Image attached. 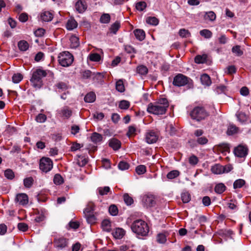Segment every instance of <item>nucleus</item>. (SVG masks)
<instances>
[{"mask_svg": "<svg viewBox=\"0 0 251 251\" xmlns=\"http://www.w3.org/2000/svg\"><path fill=\"white\" fill-rule=\"evenodd\" d=\"M226 190V186L223 183H219L216 185L214 188L215 192L217 194H221Z\"/></svg>", "mask_w": 251, "mask_h": 251, "instance_id": "obj_23", "label": "nucleus"}, {"mask_svg": "<svg viewBox=\"0 0 251 251\" xmlns=\"http://www.w3.org/2000/svg\"><path fill=\"white\" fill-rule=\"evenodd\" d=\"M52 161L49 158L43 157L40 160L39 167L43 172L47 173L52 168Z\"/></svg>", "mask_w": 251, "mask_h": 251, "instance_id": "obj_7", "label": "nucleus"}, {"mask_svg": "<svg viewBox=\"0 0 251 251\" xmlns=\"http://www.w3.org/2000/svg\"><path fill=\"white\" fill-rule=\"evenodd\" d=\"M18 228L22 231H26L28 228V225L24 223H20L18 224Z\"/></svg>", "mask_w": 251, "mask_h": 251, "instance_id": "obj_59", "label": "nucleus"}, {"mask_svg": "<svg viewBox=\"0 0 251 251\" xmlns=\"http://www.w3.org/2000/svg\"><path fill=\"white\" fill-rule=\"evenodd\" d=\"M69 240L63 236H55L53 239V245L55 248L62 249L66 247Z\"/></svg>", "mask_w": 251, "mask_h": 251, "instance_id": "obj_8", "label": "nucleus"}, {"mask_svg": "<svg viewBox=\"0 0 251 251\" xmlns=\"http://www.w3.org/2000/svg\"><path fill=\"white\" fill-rule=\"evenodd\" d=\"M169 106L168 101L166 98L159 99L154 103H150L147 108V111L154 115H163L166 113Z\"/></svg>", "mask_w": 251, "mask_h": 251, "instance_id": "obj_1", "label": "nucleus"}, {"mask_svg": "<svg viewBox=\"0 0 251 251\" xmlns=\"http://www.w3.org/2000/svg\"><path fill=\"white\" fill-rule=\"evenodd\" d=\"M181 197L183 203H188L191 200L190 195L188 192L182 193Z\"/></svg>", "mask_w": 251, "mask_h": 251, "instance_id": "obj_49", "label": "nucleus"}, {"mask_svg": "<svg viewBox=\"0 0 251 251\" xmlns=\"http://www.w3.org/2000/svg\"><path fill=\"white\" fill-rule=\"evenodd\" d=\"M18 46L21 51H26L29 47L28 43L25 40H21L18 43Z\"/></svg>", "mask_w": 251, "mask_h": 251, "instance_id": "obj_27", "label": "nucleus"}, {"mask_svg": "<svg viewBox=\"0 0 251 251\" xmlns=\"http://www.w3.org/2000/svg\"><path fill=\"white\" fill-rule=\"evenodd\" d=\"M208 139L206 137L204 136H201L200 137H198L197 139V142L201 145H204L208 143Z\"/></svg>", "mask_w": 251, "mask_h": 251, "instance_id": "obj_58", "label": "nucleus"}, {"mask_svg": "<svg viewBox=\"0 0 251 251\" xmlns=\"http://www.w3.org/2000/svg\"><path fill=\"white\" fill-rule=\"evenodd\" d=\"M118 168L122 171L127 170L129 167V165L126 161H120L118 164Z\"/></svg>", "mask_w": 251, "mask_h": 251, "instance_id": "obj_46", "label": "nucleus"}, {"mask_svg": "<svg viewBox=\"0 0 251 251\" xmlns=\"http://www.w3.org/2000/svg\"><path fill=\"white\" fill-rule=\"evenodd\" d=\"M72 111L68 108H65L62 110V113L66 118H69L72 115Z\"/></svg>", "mask_w": 251, "mask_h": 251, "instance_id": "obj_62", "label": "nucleus"}, {"mask_svg": "<svg viewBox=\"0 0 251 251\" xmlns=\"http://www.w3.org/2000/svg\"><path fill=\"white\" fill-rule=\"evenodd\" d=\"M156 240L158 243L161 244L165 243L167 240L166 236L162 233H159L157 235Z\"/></svg>", "mask_w": 251, "mask_h": 251, "instance_id": "obj_56", "label": "nucleus"}, {"mask_svg": "<svg viewBox=\"0 0 251 251\" xmlns=\"http://www.w3.org/2000/svg\"><path fill=\"white\" fill-rule=\"evenodd\" d=\"M248 149L246 146L239 145L235 148L234 153L238 157H244L248 154Z\"/></svg>", "mask_w": 251, "mask_h": 251, "instance_id": "obj_9", "label": "nucleus"}, {"mask_svg": "<svg viewBox=\"0 0 251 251\" xmlns=\"http://www.w3.org/2000/svg\"><path fill=\"white\" fill-rule=\"evenodd\" d=\"M53 18V15L49 11H45L41 14V19L43 21L49 22Z\"/></svg>", "mask_w": 251, "mask_h": 251, "instance_id": "obj_16", "label": "nucleus"}, {"mask_svg": "<svg viewBox=\"0 0 251 251\" xmlns=\"http://www.w3.org/2000/svg\"><path fill=\"white\" fill-rule=\"evenodd\" d=\"M84 100L86 102H93L96 100V95L93 92H90L85 96Z\"/></svg>", "mask_w": 251, "mask_h": 251, "instance_id": "obj_26", "label": "nucleus"}, {"mask_svg": "<svg viewBox=\"0 0 251 251\" xmlns=\"http://www.w3.org/2000/svg\"><path fill=\"white\" fill-rule=\"evenodd\" d=\"M45 33V30L42 28H39L36 30L34 33L37 37H42Z\"/></svg>", "mask_w": 251, "mask_h": 251, "instance_id": "obj_63", "label": "nucleus"}, {"mask_svg": "<svg viewBox=\"0 0 251 251\" xmlns=\"http://www.w3.org/2000/svg\"><path fill=\"white\" fill-rule=\"evenodd\" d=\"M89 58L92 61L97 62L100 60L101 57L99 54L94 53L90 54L89 56Z\"/></svg>", "mask_w": 251, "mask_h": 251, "instance_id": "obj_53", "label": "nucleus"}, {"mask_svg": "<svg viewBox=\"0 0 251 251\" xmlns=\"http://www.w3.org/2000/svg\"><path fill=\"white\" fill-rule=\"evenodd\" d=\"M245 184V181L242 179H239L234 181L233 183L234 189L240 188Z\"/></svg>", "mask_w": 251, "mask_h": 251, "instance_id": "obj_35", "label": "nucleus"}, {"mask_svg": "<svg viewBox=\"0 0 251 251\" xmlns=\"http://www.w3.org/2000/svg\"><path fill=\"white\" fill-rule=\"evenodd\" d=\"M101 227L103 229V230L106 231V232H109L111 230V222L108 219H104L101 222Z\"/></svg>", "mask_w": 251, "mask_h": 251, "instance_id": "obj_21", "label": "nucleus"}, {"mask_svg": "<svg viewBox=\"0 0 251 251\" xmlns=\"http://www.w3.org/2000/svg\"><path fill=\"white\" fill-rule=\"evenodd\" d=\"M146 23L151 25H156L158 24L159 20L155 17H149L146 19Z\"/></svg>", "mask_w": 251, "mask_h": 251, "instance_id": "obj_31", "label": "nucleus"}, {"mask_svg": "<svg viewBox=\"0 0 251 251\" xmlns=\"http://www.w3.org/2000/svg\"><path fill=\"white\" fill-rule=\"evenodd\" d=\"M108 145L114 150L117 151L121 148V142L117 139L112 138L109 140Z\"/></svg>", "mask_w": 251, "mask_h": 251, "instance_id": "obj_13", "label": "nucleus"}, {"mask_svg": "<svg viewBox=\"0 0 251 251\" xmlns=\"http://www.w3.org/2000/svg\"><path fill=\"white\" fill-rule=\"evenodd\" d=\"M87 222L90 224H94L96 223V218L93 214H89L85 215Z\"/></svg>", "mask_w": 251, "mask_h": 251, "instance_id": "obj_43", "label": "nucleus"}, {"mask_svg": "<svg viewBox=\"0 0 251 251\" xmlns=\"http://www.w3.org/2000/svg\"><path fill=\"white\" fill-rule=\"evenodd\" d=\"M85 2L79 0L75 3V9L80 13L83 12L86 9V5L84 4Z\"/></svg>", "mask_w": 251, "mask_h": 251, "instance_id": "obj_18", "label": "nucleus"}, {"mask_svg": "<svg viewBox=\"0 0 251 251\" xmlns=\"http://www.w3.org/2000/svg\"><path fill=\"white\" fill-rule=\"evenodd\" d=\"M190 115L193 119L200 121L207 117L208 114L203 107L198 106L193 109Z\"/></svg>", "mask_w": 251, "mask_h": 251, "instance_id": "obj_4", "label": "nucleus"}, {"mask_svg": "<svg viewBox=\"0 0 251 251\" xmlns=\"http://www.w3.org/2000/svg\"><path fill=\"white\" fill-rule=\"evenodd\" d=\"M201 36L206 39L210 38L212 36V32L208 29H203L200 31Z\"/></svg>", "mask_w": 251, "mask_h": 251, "instance_id": "obj_33", "label": "nucleus"}, {"mask_svg": "<svg viewBox=\"0 0 251 251\" xmlns=\"http://www.w3.org/2000/svg\"><path fill=\"white\" fill-rule=\"evenodd\" d=\"M201 81L203 85L206 86H209L211 84V81L210 76L206 74H204L201 75Z\"/></svg>", "mask_w": 251, "mask_h": 251, "instance_id": "obj_17", "label": "nucleus"}, {"mask_svg": "<svg viewBox=\"0 0 251 251\" xmlns=\"http://www.w3.org/2000/svg\"><path fill=\"white\" fill-rule=\"evenodd\" d=\"M143 201L147 207H153L156 203L155 198L151 195L145 196Z\"/></svg>", "mask_w": 251, "mask_h": 251, "instance_id": "obj_12", "label": "nucleus"}, {"mask_svg": "<svg viewBox=\"0 0 251 251\" xmlns=\"http://www.w3.org/2000/svg\"><path fill=\"white\" fill-rule=\"evenodd\" d=\"M189 162L192 165H195L198 162V158L195 155H192L189 159Z\"/></svg>", "mask_w": 251, "mask_h": 251, "instance_id": "obj_64", "label": "nucleus"}, {"mask_svg": "<svg viewBox=\"0 0 251 251\" xmlns=\"http://www.w3.org/2000/svg\"><path fill=\"white\" fill-rule=\"evenodd\" d=\"M137 72L141 75H146L148 72V69L145 66L140 65L137 67Z\"/></svg>", "mask_w": 251, "mask_h": 251, "instance_id": "obj_36", "label": "nucleus"}, {"mask_svg": "<svg viewBox=\"0 0 251 251\" xmlns=\"http://www.w3.org/2000/svg\"><path fill=\"white\" fill-rule=\"evenodd\" d=\"M237 117L239 121L241 123H244L247 120L248 117L247 115L243 112H239L237 114Z\"/></svg>", "mask_w": 251, "mask_h": 251, "instance_id": "obj_55", "label": "nucleus"}, {"mask_svg": "<svg viewBox=\"0 0 251 251\" xmlns=\"http://www.w3.org/2000/svg\"><path fill=\"white\" fill-rule=\"evenodd\" d=\"M47 75L46 72L40 69L34 71L30 79L33 86L36 88H40L43 85L42 78L46 76Z\"/></svg>", "mask_w": 251, "mask_h": 251, "instance_id": "obj_3", "label": "nucleus"}, {"mask_svg": "<svg viewBox=\"0 0 251 251\" xmlns=\"http://www.w3.org/2000/svg\"><path fill=\"white\" fill-rule=\"evenodd\" d=\"M134 35L137 39L142 41L145 38V31L140 29H136L134 31Z\"/></svg>", "mask_w": 251, "mask_h": 251, "instance_id": "obj_14", "label": "nucleus"}, {"mask_svg": "<svg viewBox=\"0 0 251 251\" xmlns=\"http://www.w3.org/2000/svg\"><path fill=\"white\" fill-rule=\"evenodd\" d=\"M47 117L45 114H39L36 117V120L39 123H43L46 121Z\"/></svg>", "mask_w": 251, "mask_h": 251, "instance_id": "obj_60", "label": "nucleus"}, {"mask_svg": "<svg viewBox=\"0 0 251 251\" xmlns=\"http://www.w3.org/2000/svg\"><path fill=\"white\" fill-rule=\"evenodd\" d=\"M33 179L32 177H29L24 180V184L25 187L30 188L33 184Z\"/></svg>", "mask_w": 251, "mask_h": 251, "instance_id": "obj_52", "label": "nucleus"}, {"mask_svg": "<svg viewBox=\"0 0 251 251\" xmlns=\"http://www.w3.org/2000/svg\"><path fill=\"white\" fill-rule=\"evenodd\" d=\"M130 106V102L126 100H121L119 104V107L122 109H127Z\"/></svg>", "mask_w": 251, "mask_h": 251, "instance_id": "obj_37", "label": "nucleus"}, {"mask_svg": "<svg viewBox=\"0 0 251 251\" xmlns=\"http://www.w3.org/2000/svg\"><path fill=\"white\" fill-rule=\"evenodd\" d=\"M239 128L234 125L231 124L228 126L226 133L228 135H232L237 133L238 131Z\"/></svg>", "mask_w": 251, "mask_h": 251, "instance_id": "obj_24", "label": "nucleus"}, {"mask_svg": "<svg viewBox=\"0 0 251 251\" xmlns=\"http://www.w3.org/2000/svg\"><path fill=\"white\" fill-rule=\"evenodd\" d=\"M123 199L127 205H130L133 203L134 201L132 198L129 196L127 193L124 194Z\"/></svg>", "mask_w": 251, "mask_h": 251, "instance_id": "obj_34", "label": "nucleus"}, {"mask_svg": "<svg viewBox=\"0 0 251 251\" xmlns=\"http://www.w3.org/2000/svg\"><path fill=\"white\" fill-rule=\"evenodd\" d=\"M190 81L191 82H192L191 78L183 75V74H178L174 77L173 84L174 86L177 87L183 86L187 84L190 85V84H192V83H190Z\"/></svg>", "mask_w": 251, "mask_h": 251, "instance_id": "obj_6", "label": "nucleus"}, {"mask_svg": "<svg viewBox=\"0 0 251 251\" xmlns=\"http://www.w3.org/2000/svg\"><path fill=\"white\" fill-rule=\"evenodd\" d=\"M59 63L63 67H68L72 64L74 61V57L68 51L60 53L58 57Z\"/></svg>", "mask_w": 251, "mask_h": 251, "instance_id": "obj_5", "label": "nucleus"}, {"mask_svg": "<svg viewBox=\"0 0 251 251\" xmlns=\"http://www.w3.org/2000/svg\"><path fill=\"white\" fill-rule=\"evenodd\" d=\"M109 212L112 216H116L118 214V209L115 205L112 204L109 207Z\"/></svg>", "mask_w": 251, "mask_h": 251, "instance_id": "obj_48", "label": "nucleus"}, {"mask_svg": "<svg viewBox=\"0 0 251 251\" xmlns=\"http://www.w3.org/2000/svg\"><path fill=\"white\" fill-rule=\"evenodd\" d=\"M121 26L120 22L117 21L113 24L110 28V30L114 34H116Z\"/></svg>", "mask_w": 251, "mask_h": 251, "instance_id": "obj_30", "label": "nucleus"}, {"mask_svg": "<svg viewBox=\"0 0 251 251\" xmlns=\"http://www.w3.org/2000/svg\"><path fill=\"white\" fill-rule=\"evenodd\" d=\"M223 166L216 164L211 168V172L215 174H221L223 173Z\"/></svg>", "mask_w": 251, "mask_h": 251, "instance_id": "obj_19", "label": "nucleus"}, {"mask_svg": "<svg viewBox=\"0 0 251 251\" xmlns=\"http://www.w3.org/2000/svg\"><path fill=\"white\" fill-rule=\"evenodd\" d=\"M125 234V230L121 228H117L112 233L113 236L116 239H121Z\"/></svg>", "mask_w": 251, "mask_h": 251, "instance_id": "obj_20", "label": "nucleus"}, {"mask_svg": "<svg viewBox=\"0 0 251 251\" xmlns=\"http://www.w3.org/2000/svg\"><path fill=\"white\" fill-rule=\"evenodd\" d=\"M23 78V76L21 74L17 73L13 75L12 76V81L14 83H19Z\"/></svg>", "mask_w": 251, "mask_h": 251, "instance_id": "obj_38", "label": "nucleus"}, {"mask_svg": "<svg viewBox=\"0 0 251 251\" xmlns=\"http://www.w3.org/2000/svg\"><path fill=\"white\" fill-rule=\"evenodd\" d=\"M99 193L101 196L107 195L110 191V188L108 186L103 187H100L98 188Z\"/></svg>", "mask_w": 251, "mask_h": 251, "instance_id": "obj_42", "label": "nucleus"}, {"mask_svg": "<svg viewBox=\"0 0 251 251\" xmlns=\"http://www.w3.org/2000/svg\"><path fill=\"white\" fill-rule=\"evenodd\" d=\"M179 35L182 38H186L191 36V33L185 28L180 29L178 32Z\"/></svg>", "mask_w": 251, "mask_h": 251, "instance_id": "obj_44", "label": "nucleus"}, {"mask_svg": "<svg viewBox=\"0 0 251 251\" xmlns=\"http://www.w3.org/2000/svg\"><path fill=\"white\" fill-rule=\"evenodd\" d=\"M15 201L19 202V204L24 205L28 203V199L26 194L20 193L17 195L15 198Z\"/></svg>", "mask_w": 251, "mask_h": 251, "instance_id": "obj_11", "label": "nucleus"}, {"mask_svg": "<svg viewBox=\"0 0 251 251\" xmlns=\"http://www.w3.org/2000/svg\"><path fill=\"white\" fill-rule=\"evenodd\" d=\"M94 210V205L93 203L89 204L85 208L84 210V213L85 215L90 214H93Z\"/></svg>", "mask_w": 251, "mask_h": 251, "instance_id": "obj_50", "label": "nucleus"}, {"mask_svg": "<svg viewBox=\"0 0 251 251\" xmlns=\"http://www.w3.org/2000/svg\"><path fill=\"white\" fill-rule=\"evenodd\" d=\"M232 52L237 56H240L243 54V51L241 50V47L239 45L233 47Z\"/></svg>", "mask_w": 251, "mask_h": 251, "instance_id": "obj_29", "label": "nucleus"}, {"mask_svg": "<svg viewBox=\"0 0 251 251\" xmlns=\"http://www.w3.org/2000/svg\"><path fill=\"white\" fill-rule=\"evenodd\" d=\"M136 172L138 175H142L146 172V167L145 165H140L136 168Z\"/></svg>", "mask_w": 251, "mask_h": 251, "instance_id": "obj_54", "label": "nucleus"}, {"mask_svg": "<svg viewBox=\"0 0 251 251\" xmlns=\"http://www.w3.org/2000/svg\"><path fill=\"white\" fill-rule=\"evenodd\" d=\"M147 7V3L145 1H139L136 4V8L137 10L142 11Z\"/></svg>", "mask_w": 251, "mask_h": 251, "instance_id": "obj_45", "label": "nucleus"}, {"mask_svg": "<svg viewBox=\"0 0 251 251\" xmlns=\"http://www.w3.org/2000/svg\"><path fill=\"white\" fill-rule=\"evenodd\" d=\"M91 140L95 144H97L100 142L102 140V136L97 132H94L91 136Z\"/></svg>", "mask_w": 251, "mask_h": 251, "instance_id": "obj_15", "label": "nucleus"}, {"mask_svg": "<svg viewBox=\"0 0 251 251\" xmlns=\"http://www.w3.org/2000/svg\"><path fill=\"white\" fill-rule=\"evenodd\" d=\"M179 175V171L177 170H173L168 173L167 177L169 179H172L176 178Z\"/></svg>", "mask_w": 251, "mask_h": 251, "instance_id": "obj_41", "label": "nucleus"}, {"mask_svg": "<svg viewBox=\"0 0 251 251\" xmlns=\"http://www.w3.org/2000/svg\"><path fill=\"white\" fill-rule=\"evenodd\" d=\"M53 182L56 185H60L63 182V179L60 175L57 174L54 176Z\"/></svg>", "mask_w": 251, "mask_h": 251, "instance_id": "obj_51", "label": "nucleus"}, {"mask_svg": "<svg viewBox=\"0 0 251 251\" xmlns=\"http://www.w3.org/2000/svg\"><path fill=\"white\" fill-rule=\"evenodd\" d=\"M55 86L61 91H65L68 88L67 83L64 82H59L55 84Z\"/></svg>", "mask_w": 251, "mask_h": 251, "instance_id": "obj_47", "label": "nucleus"}, {"mask_svg": "<svg viewBox=\"0 0 251 251\" xmlns=\"http://www.w3.org/2000/svg\"><path fill=\"white\" fill-rule=\"evenodd\" d=\"M4 176L7 179L12 180L14 178L15 175L11 169H8L4 171Z\"/></svg>", "mask_w": 251, "mask_h": 251, "instance_id": "obj_39", "label": "nucleus"}, {"mask_svg": "<svg viewBox=\"0 0 251 251\" xmlns=\"http://www.w3.org/2000/svg\"><path fill=\"white\" fill-rule=\"evenodd\" d=\"M77 26V23L74 19H71L68 21L66 27L68 30H73Z\"/></svg>", "mask_w": 251, "mask_h": 251, "instance_id": "obj_28", "label": "nucleus"}, {"mask_svg": "<svg viewBox=\"0 0 251 251\" xmlns=\"http://www.w3.org/2000/svg\"><path fill=\"white\" fill-rule=\"evenodd\" d=\"M207 58V55L205 54L198 55L195 58V62L197 64L204 63L206 62Z\"/></svg>", "mask_w": 251, "mask_h": 251, "instance_id": "obj_25", "label": "nucleus"}, {"mask_svg": "<svg viewBox=\"0 0 251 251\" xmlns=\"http://www.w3.org/2000/svg\"><path fill=\"white\" fill-rule=\"evenodd\" d=\"M116 89L120 92H123L125 91V86L122 80H119L116 82Z\"/></svg>", "mask_w": 251, "mask_h": 251, "instance_id": "obj_40", "label": "nucleus"}, {"mask_svg": "<svg viewBox=\"0 0 251 251\" xmlns=\"http://www.w3.org/2000/svg\"><path fill=\"white\" fill-rule=\"evenodd\" d=\"M71 47L73 49H76L79 46V39L77 37L72 35L70 38Z\"/></svg>", "mask_w": 251, "mask_h": 251, "instance_id": "obj_22", "label": "nucleus"}, {"mask_svg": "<svg viewBox=\"0 0 251 251\" xmlns=\"http://www.w3.org/2000/svg\"><path fill=\"white\" fill-rule=\"evenodd\" d=\"M205 19H208L211 21H213L215 20L216 16L215 13L213 11H209L206 13Z\"/></svg>", "mask_w": 251, "mask_h": 251, "instance_id": "obj_57", "label": "nucleus"}, {"mask_svg": "<svg viewBox=\"0 0 251 251\" xmlns=\"http://www.w3.org/2000/svg\"><path fill=\"white\" fill-rule=\"evenodd\" d=\"M131 228L133 232L142 236L147 235L149 231L147 224L142 220L135 221L132 223Z\"/></svg>", "mask_w": 251, "mask_h": 251, "instance_id": "obj_2", "label": "nucleus"}, {"mask_svg": "<svg viewBox=\"0 0 251 251\" xmlns=\"http://www.w3.org/2000/svg\"><path fill=\"white\" fill-rule=\"evenodd\" d=\"M158 139V136L153 131H149L146 134V140L148 144L155 143Z\"/></svg>", "mask_w": 251, "mask_h": 251, "instance_id": "obj_10", "label": "nucleus"}, {"mask_svg": "<svg viewBox=\"0 0 251 251\" xmlns=\"http://www.w3.org/2000/svg\"><path fill=\"white\" fill-rule=\"evenodd\" d=\"M219 148L222 151H228L229 150V147L228 144L222 143L219 145Z\"/></svg>", "mask_w": 251, "mask_h": 251, "instance_id": "obj_61", "label": "nucleus"}, {"mask_svg": "<svg viewBox=\"0 0 251 251\" xmlns=\"http://www.w3.org/2000/svg\"><path fill=\"white\" fill-rule=\"evenodd\" d=\"M110 16L109 14L104 13L100 18V22L102 24H108L110 21Z\"/></svg>", "mask_w": 251, "mask_h": 251, "instance_id": "obj_32", "label": "nucleus"}]
</instances>
